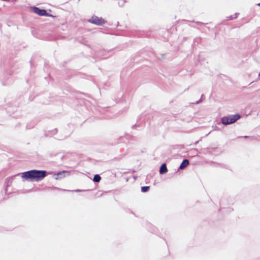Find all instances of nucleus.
<instances>
[{"label": "nucleus", "mask_w": 260, "mask_h": 260, "mask_svg": "<svg viewBox=\"0 0 260 260\" xmlns=\"http://www.w3.org/2000/svg\"><path fill=\"white\" fill-rule=\"evenodd\" d=\"M47 174L46 171L31 170L22 174V177L31 181H39L43 179Z\"/></svg>", "instance_id": "obj_1"}, {"label": "nucleus", "mask_w": 260, "mask_h": 260, "mask_svg": "<svg viewBox=\"0 0 260 260\" xmlns=\"http://www.w3.org/2000/svg\"><path fill=\"white\" fill-rule=\"evenodd\" d=\"M240 118L239 114H235L234 115H229L223 117L221 118V122L224 125L232 124L234 123Z\"/></svg>", "instance_id": "obj_2"}, {"label": "nucleus", "mask_w": 260, "mask_h": 260, "mask_svg": "<svg viewBox=\"0 0 260 260\" xmlns=\"http://www.w3.org/2000/svg\"><path fill=\"white\" fill-rule=\"evenodd\" d=\"M88 21L97 25H102L106 23V21L104 19L97 16H92Z\"/></svg>", "instance_id": "obj_3"}, {"label": "nucleus", "mask_w": 260, "mask_h": 260, "mask_svg": "<svg viewBox=\"0 0 260 260\" xmlns=\"http://www.w3.org/2000/svg\"><path fill=\"white\" fill-rule=\"evenodd\" d=\"M34 13L39 15V16H48V14L46 10L44 9H40L37 7L33 8Z\"/></svg>", "instance_id": "obj_4"}, {"label": "nucleus", "mask_w": 260, "mask_h": 260, "mask_svg": "<svg viewBox=\"0 0 260 260\" xmlns=\"http://www.w3.org/2000/svg\"><path fill=\"white\" fill-rule=\"evenodd\" d=\"M167 171H168V169H167V166H166V164H163L161 166L160 169H159L160 174H165V173H167Z\"/></svg>", "instance_id": "obj_5"}, {"label": "nucleus", "mask_w": 260, "mask_h": 260, "mask_svg": "<svg viewBox=\"0 0 260 260\" xmlns=\"http://www.w3.org/2000/svg\"><path fill=\"white\" fill-rule=\"evenodd\" d=\"M189 165V161L187 159H184L183 160V161L181 162L179 169H183L185 167H186Z\"/></svg>", "instance_id": "obj_6"}, {"label": "nucleus", "mask_w": 260, "mask_h": 260, "mask_svg": "<svg viewBox=\"0 0 260 260\" xmlns=\"http://www.w3.org/2000/svg\"><path fill=\"white\" fill-rule=\"evenodd\" d=\"M101 179V176L99 175H95L93 178V181L95 182H98Z\"/></svg>", "instance_id": "obj_7"}, {"label": "nucleus", "mask_w": 260, "mask_h": 260, "mask_svg": "<svg viewBox=\"0 0 260 260\" xmlns=\"http://www.w3.org/2000/svg\"><path fill=\"white\" fill-rule=\"evenodd\" d=\"M149 186H143L141 187V191L142 192L147 191L149 189Z\"/></svg>", "instance_id": "obj_8"}, {"label": "nucleus", "mask_w": 260, "mask_h": 260, "mask_svg": "<svg viewBox=\"0 0 260 260\" xmlns=\"http://www.w3.org/2000/svg\"><path fill=\"white\" fill-rule=\"evenodd\" d=\"M244 138H248V137L247 136H245Z\"/></svg>", "instance_id": "obj_9"}, {"label": "nucleus", "mask_w": 260, "mask_h": 260, "mask_svg": "<svg viewBox=\"0 0 260 260\" xmlns=\"http://www.w3.org/2000/svg\"><path fill=\"white\" fill-rule=\"evenodd\" d=\"M258 6H260V3L258 4Z\"/></svg>", "instance_id": "obj_10"}]
</instances>
